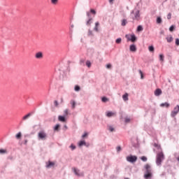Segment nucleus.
Returning a JSON list of instances; mask_svg holds the SVG:
<instances>
[{
  "mask_svg": "<svg viewBox=\"0 0 179 179\" xmlns=\"http://www.w3.org/2000/svg\"><path fill=\"white\" fill-rule=\"evenodd\" d=\"M164 160V154H163L162 152L158 153L157 155V160H156V163L157 166H160L162 164V162H163Z\"/></svg>",
  "mask_w": 179,
  "mask_h": 179,
  "instance_id": "f257e3e1",
  "label": "nucleus"
},
{
  "mask_svg": "<svg viewBox=\"0 0 179 179\" xmlns=\"http://www.w3.org/2000/svg\"><path fill=\"white\" fill-rule=\"evenodd\" d=\"M38 138L41 141H45L47 139V133L44 131H41L38 133Z\"/></svg>",
  "mask_w": 179,
  "mask_h": 179,
  "instance_id": "f03ea898",
  "label": "nucleus"
},
{
  "mask_svg": "<svg viewBox=\"0 0 179 179\" xmlns=\"http://www.w3.org/2000/svg\"><path fill=\"white\" fill-rule=\"evenodd\" d=\"M126 159L129 163H135V162H136L138 160V157L134 156V155H130V156L127 157Z\"/></svg>",
  "mask_w": 179,
  "mask_h": 179,
  "instance_id": "7ed1b4c3",
  "label": "nucleus"
},
{
  "mask_svg": "<svg viewBox=\"0 0 179 179\" xmlns=\"http://www.w3.org/2000/svg\"><path fill=\"white\" fill-rule=\"evenodd\" d=\"M178 112H179V106H176L173 110L171 112V117H176L177 114H178Z\"/></svg>",
  "mask_w": 179,
  "mask_h": 179,
  "instance_id": "20e7f679",
  "label": "nucleus"
},
{
  "mask_svg": "<svg viewBox=\"0 0 179 179\" xmlns=\"http://www.w3.org/2000/svg\"><path fill=\"white\" fill-rule=\"evenodd\" d=\"M43 57L44 55L43 52H38L35 54V58H36V59H43Z\"/></svg>",
  "mask_w": 179,
  "mask_h": 179,
  "instance_id": "39448f33",
  "label": "nucleus"
},
{
  "mask_svg": "<svg viewBox=\"0 0 179 179\" xmlns=\"http://www.w3.org/2000/svg\"><path fill=\"white\" fill-rule=\"evenodd\" d=\"M144 169H145V173H152V167L150 166V164H146Z\"/></svg>",
  "mask_w": 179,
  "mask_h": 179,
  "instance_id": "423d86ee",
  "label": "nucleus"
},
{
  "mask_svg": "<svg viewBox=\"0 0 179 179\" xmlns=\"http://www.w3.org/2000/svg\"><path fill=\"white\" fill-rule=\"evenodd\" d=\"M152 177H153V174L152 173V172H145V173L144 174L145 179H150L152 178Z\"/></svg>",
  "mask_w": 179,
  "mask_h": 179,
  "instance_id": "0eeeda50",
  "label": "nucleus"
},
{
  "mask_svg": "<svg viewBox=\"0 0 179 179\" xmlns=\"http://www.w3.org/2000/svg\"><path fill=\"white\" fill-rule=\"evenodd\" d=\"M76 176H78V177H83L84 174L83 173H79V170L76 169V168L73 169Z\"/></svg>",
  "mask_w": 179,
  "mask_h": 179,
  "instance_id": "6e6552de",
  "label": "nucleus"
},
{
  "mask_svg": "<svg viewBox=\"0 0 179 179\" xmlns=\"http://www.w3.org/2000/svg\"><path fill=\"white\" fill-rule=\"evenodd\" d=\"M140 15L139 10H136L134 14V17H133L134 20H139Z\"/></svg>",
  "mask_w": 179,
  "mask_h": 179,
  "instance_id": "1a4fd4ad",
  "label": "nucleus"
},
{
  "mask_svg": "<svg viewBox=\"0 0 179 179\" xmlns=\"http://www.w3.org/2000/svg\"><path fill=\"white\" fill-rule=\"evenodd\" d=\"M55 165V164L54 162H51L50 161H49L48 163H46L47 169H50L51 167H54Z\"/></svg>",
  "mask_w": 179,
  "mask_h": 179,
  "instance_id": "9d476101",
  "label": "nucleus"
},
{
  "mask_svg": "<svg viewBox=\"0 0 179 179\" xmlns=\"http://www.w3.org/2000/svg\"><path fill=\"white\" fill-rule=\"evenodd\" d=\"M155 96H160V94H162V90H160V89H157L155 91Z\"/></svg>",
  "mask_w": 179,
  "mask_h": 179,
  "instance_id": "9b49d317",
  "label": "nucleus"
},
{
  "mask_svg": "<svg viewBox=\"0 0 179 179\" xmlns=\"http://www.w3.org/2000/svg\"><path fill=\"white\" fill-rule=\"evenodd\" d=\"M130 51H131L132 52H136V45H130Z\"/></svg>",
  "mask_w": 179,
  "mask_h": 179,
  "instance_id": "f8f14e48",
  "label": "nucleus"
},
{
  "mask_svg": "<svg viewBox=\"0 0 179 179\" xmlns=\"http://www.w3.org/2000/svg\"><path fill=\"white\" fill-rule=\"evenodd\" d=\"M128 93H125L123 96H122V99L124 100V101H128V100H129V99L128 98Z\"/></svg>",
  "mask_w": 179,
  "mask_h": 179,
  "instance_id": "ddd939ff",
  "label": "nucleus"
},
{
  "mask_svg": "<svg viewBox=\"0 0 179 179\" xmlns=\"http://www.w3.org/2000/svg\"><path fill=\"white\" fill-rule=\"evenodd\" d=\"M70 104L71 105L72 109L74 110L75 107H76V102L74 100H71Z\"/></svg>",
  "mask_w": 179,
  "mask_h": 179,
  "instance_id": "4468645a",
  "label": "nucleus"
},
{
  "mask_svg": "<svg viewBox=\"0 0 179 179\" xmlns=\"http://www.w3.org/2000/svg\"><path fill=\"white\" fill-rule=\"evenodd\" d=\"M114 115H115V113L114 112H107L106 113V116L107 117H114Z\"/></svg>",
  "mask_w": 179,
  "mask_h": 179,
  "instance_id": "2eb2a0df",
  "label": "nucleus"
},
{
  "mask_svg": "<svg viewBox=\"0 0 179 179\" xmlns=\"http://www.w3.org/2000/svg\"><path fill=\"white\" fill-rule=\"evenodd\" d=\"M30 117H31V113H28L27 115H24L23 117H22V120L24 121H26V120H27L28 118H30Z\"/></svg>",
  "mask_w": 179,
  "mask_h": 179,
  "instance_id": "dca6fc26",
  "label": "nucleus"
},
{
  "mask_svg": "<svg viewBox=\"0 0 179 179\" xmlns=\"http://www.w3.org/2000/svg\"><path fill=\"white\" fill-rule=\"evenodd\" d=\"M99 26H100V23H99V22L95 23V27L94 28V30H95V31H99Z\"/></svg>",
  "mask_w": 179,
  "mask_h": 179,
  "instance_id": "f3484780",
  "label": "nucleus"
},
{
  "mask_svg": "<svg viewBox=\"0 0 179 179\" xmlns=\"http://www.w3.org/2000/svg\"><path fill=\"white\" fill-rule=\"evenodd\" d=\"M167 43H171L173 41V36L170 35L166 38Z\"/></svg>",
  "mask_w": 179,
  "mask_h": 179,
  "instance_id": "a211bd4d",
  "label": "nucleus"
},
{
  "mask_svg": "<svg viewBox=\"0 0 179 179\" xmlns=\"http://www.w3.org/2000/svg\"><path fill=\"white\" fill-rule=\"evenodd\" d=\"M58 120H59V121H60L61 122H65V121H66L65 117L61 116V115H59V116L58 117Z\"/></svg>",
  "mask_w": 179,
  "mask_h": 179,
  "instance_id": "6ab92c4d",
  "label": "nucleus"
},
{
  "mask_svg": "<svg viewBox=\"0 0 179 179\" xmlns=\"http://www.w3.org/2000/svg\"><path fill=\"white\" fill-rule=\"evenodd\" d=\"M160 106H161V107H166V108H169V107H170V104L167 102L161 103Z\"/></svg>",
  "mask_w": 179,
  "mask_h": 179,
  "instance_id": "aec40b11",
  "label": "nucleus"
},
{
  "mask_svg": "<svg viewBox=\"0 0 179 179\" xmlns=\"http://www.w3.org/2000/svg\"><path fill=\"white\" fill-rule=\"evenodd\" d=\"M131 37L130 41H132V43L136 41V36H135V35H131Z\"/></svg>",
  "mask_w": 179,
  "mask_h": 179,
  "instance_id": "412c9836",
  "label": "nucleus"
},
{
  "mask_svg": "<svg viewBox=\"0 0 179 179\" xmlns=\"http://www.w3.org/2000/svg\"><path fill=\"white\" fill-rule=\"evenodd\" d=\"M148 50L150 52H155V47L153 46H149Z\"/></svg>",
  "mask_w": 179,
  "mask_h": 179,
  "instance_id": "4be33fe9",
  "label": "nucleus"
},
{
  "mask_svg": "<svg viewBox=\"0 0 179 179\" xmlns=\"http://www.w3.org/2000/svg\"><path fill=\"white\" fill-rule=\"evenodd\" d=\"M83 145H86V142L85 141H81L78 143V146H83Z\"/></svg>",
  "mask_w": 179,
  "mask_h": 179,
  "instance_id": "5701e85b",
  "label": "nucleus"
},
{
  "mask_svg": "<svg viewBox=\"0 0 179 179\" xmlns=\"http://www.w3.org/2000/svg\"><path fill=\"white\" fill-rule=\"evenodd\" d=\"M92 20H93V18H90L88 21L87 22V26H90L92 24Z\"/></svg>",
  "mask_w": 179,
  "mask_h": 179,
  "instance_id": "b1692460",
  "label": "nucleus"
},
{
  "mask_svg": "<svg viewBox=\"0 0 179 179\" xmlns=\"http://www.w3.org/2000/svg\"><path fill=\"white\" fill-rule=\"evenodd\" d=\"M162 17H158L157 18V23H158V24H160V23H162Z\"/></svg>",
  "mask_w": 179,
  "mask_h": 179,
  "instance_id": "393cba45",
  "label": "nucleus"
},
{
  "mask_svg": "<svg viewBox=\"0 0 179 179\" xmlns=\"http://www.w3.org/2000/svg\"><path fill=\"white\" fill-rule=\"evenodd\" d=\"M143 30V27H142L141 25H139L138 27H137V31H142Z\"/></svg>",
  "mask_w": 179,
  "mask_h": 179,
  "instance_id": "a878e982",
  "label": "nucleus"
},
{
  "mask_svg": "<svg viewBox=\"0 0 179 179\" xmlns=\"http://www.w3.org/2000/svg\"><path fill=\"white\" fill-rule=\"evenodd\" d=\"M85 64L88 68H90V66H92V63L89 60H87Z\"/></svg>",
  "mask_w": 179,
  "mask_h": 179,
  "instance_id": "bb28decb",
  "label": "nucleus"
},
{
  "mask_svg": "<svg viewBox=\"0 0 179 179\" xmlns=\"http://www.w3.org/2000/svg\"><path fill=\"white\" fill-rule=\"evenodd\" d=\"M50 1L52 5H57V3H58V0H50Z\"/></svg>",
  "mask_w": 179,
  "mask_h": 179,
  "instance_id": "cd10ccee",
  "label": "nucleus"
},
{
  "mask_svg": "<svg viewBox=\"0 0 179 179\" xmlns=\"http://www.w3.org/2000/svg\"><path fill=\"white\" fill-rule=\"evenodd\" d=\"M122 41V39H121V38H118L117 39H116L115 43L117 44H120Z\"/></svg>",
  "mask_w": 179,
  "mask_h": 179,
  "instance_id": "c85d7f7f",
  "label": "nucleus"
},
{
  "mask_svg": "<svg viewBox=\"0 0 179 179\" xmlns=\"http://www.w3.org/2000/svg\"><path fill=\"white\" fill-rule=\"evenodd\" d=\"M101 100H102L103 103H106V101H108V99L106 96L102 97Z\"/></svg>",
  "mask_w": 179,
  "mask_h": 179,
  "instance_id": "c756f323",
  "label": "nucleus"
},
{
  "mask_svg": "<svg viewBox=\"0 0 179 179\" xmlns=\"http://www.w3.org/2000/svg\"><path fill=\"white\" fill-rule=\"evenodd\" d=\"M74 89L76 92H79V90H80V87L76 85Z\"/></svg>",
  "mask_w": 179,
  "mask_h": 179,
  "instance_id": "7c9ffc66",
  "label": "nucleus"
},
{
  "mask_svg": "<svg viewBox=\"0 0 179 179\" xmlns=\"http://www.w3.org/2000/svg\"><path fill=\"white\" fill-rule=\"evenodd\" d=\"M16 138H17V139H20V138H22V133L19 132V133L16 135Z\"/></svg>",
  "mask_w": 179,
  "mask_h": 179,
  "instance_id": "2f4dec72",
  "label": "nucleus"
},
{
  "mask_svg": "<svg viewBox=\"0 0 179 179\" xmlns=\"http://www.w3.org/2000/svg\"><path fill=\"white\" fill-rule=\"evenodd\" d=\"M141 159L143 161V162H147L148 161V158L145 156H143L141 157Z\"/></svg>",
  "mask_w": 179,
  "mask_h": 179,
  "instance_id": "473e14b6",
  "label": "nucleus"
},
{
  "mask_svg": "<svg viewBox=\"0 0 179 179\" xmlns=\"http://www.w3.org/2000/svg\"><path fill=\"white\" fill-rule=\"evenodd\" d=\"M159 59H160V61H162V62H163V61H164V55H159Z\"/></svg>",
  "mask_w": 179,
  "mask_h": 179,
  "instance_id": "72a5a7b5",
  "label": "nucleus"
},
{
  "mask_svg": "<svg viewBox=\"0 0 179 179\" xmlns=\"http://www.w3.org/2000/svg\"><path fill=\"white\" fill-rule=\"evenodd\" d=\"M124 121H125L126 123L131 122V118L125 117Z\"/></svg>",
  "mask_w": 179,
  "mask_h": 179,
  "instance_id": "f704fd0d",
  "label": "nucleus"
},
{
  "mask_svg": "<svg viewBox=\"0 0 179 179\" xmlns=\"http://www.w3.org/2000/svg\"><path fill=\"white\" fill-rule=\"evenodd\" d=\"M126 25H127V20H122V26H126Z\"/></svg>",
  "mask_w": 179,
  "mask_h": 179,
  "instance_id": "c9c22d12",
  "label": "nucleus"
},
{
  "mask_svg": "<svg viewBox=\"0 0 179 179\" xmlns=\"http://www.w3.org/2000/svg\"><path fill=\"white\" fill-rule=\"evenodd\" d=\"M108 129L110 132H114V127L112 126H109Z\"/></svg>",
  "mask_w": 179,
  "mask_h": 179,
  "instance_id": "e433bc0d",
  "label": "nucleus"
},
{
  "mask_svg": "<svg viewBox=\"0 0 179 179\" xmlns=\"http://www.w3.org/2000/svg\"><path fill=\"white\" fill-rule=\"evenodd\" d=\"M59 124H56V126L55 127V129H54V130L55 131H58V129H59Z\"/></svg>",
  "mask_w": 179,
  "mask_h": 179,
  "instance_id": "4c0bfd02",
  "label": "nucleus"
},
{
  "mask_svg": "<svg viewBox=\"0 0 179 179\" xmlns=\"http://www.w3.org/2000/svg\"><path fill=\"white\" fill-rule=\"evenodd\" d=\"M0 153L1 154L6 153V150L0 149Z\"/></svg>",
  "mask_w": 179,
  "mask_h": 179,
  "instance_id": "58836bf2",
  "label": "nucleus"
},
{
  "mask_svg": "<svg viewBox=\"0 0 179 179\" xmlns=\"http://www.w3.org/2000/svg\"><path fill=\"white\" fill-rule=\"evenodd\" d=\"M139 73L141 75V79H143V73L142 72V71L139 70Z\"/></svg>",
  "mask_w": 179,
  "mask_h": 179,
  "instance_id": "ea45409f",
  "label": "nucleus"
},
{
  "mask_svg": "<svg viewBox=\"0 0 179 179\" xmlns=\"http://www.w3.org/2000/svg\"><path fill=\"white\" fill-rule=\"evenodd\" d=\"M167 19H168L169 20H170V19H171V13H169L168 14V15H167Z\"/></svg>",
  "mask_w": 179,
  "mask_h": 179,
  "instance_id": "a19ab883",
  "label": "nucleus"
},
{
  "mask_svg": "<svg viewBox=\"0 0 179 179\" xmlns=\"http://www.w3.org/2000/svg\"><path fill=\"white\" fill-rule=\"evenodd\" d=\"M90 13H92L93 15H96V10H94V9H91Z\"/></svg>",
  "mask_w": 179,
  "mask_h": 179,
  "instance_id": "79ce46f5",
  "label": "nucleus"
},
{
  "mask_svg": "<svg viewBox=\"0 0 179 179\" xmlns=\"http://www.w3.org/2000/svg\"><path fill=\"white\" fill-rule=\"evenodd\" d=\"M70 148L72 149V150H75V149H76V146L73 145H71L70 146Z\"/></svg>",
  "mask_w": 179,
  "mask_h": 179,
  "instance_id": "37998d69",
  "label": "nucleus"
},
{
  "mask_svg": "<svg viewBox=\"0 0 179 179\" xmlns=\"http://www.w3.org/2000/svg\"><path fill=\"white\" fill-rule=\"evenodd\" d=\"M169 30L171 31H173V30H174V26H171L170 27V28H169Z\"/></svg>",
  "mask_w": 179,
  "mask_h": 179,
  "instance_id": "c03bdc74",
  "label": "nucleus"
},
{
  "mask_svg": "<svg viewBox=\"0 0 179 179\" xmlns=\"http://www.w3.org/2000/svg\"><path fill=\"white\" fill-rule=\"evenodd\" d=\"M117 152H121V147L118 146L116 148Z\"/></svg>",
  "mask_w": 179,
  "mask_h": 179,
  "instance_id": "a18cd8bd",
  "label": "nucleus"
},
{
  "mask_svg": "<svg viewBox=\"0 0 179 179\" xmlns=\"http://www.w3.org/2000/svg\"><path fill=\"white\" fill-rule=\"evenodd\" d=\"M176 45H179V39L178 38L176 39Z\"/></svg>",
  "mask_w": 179,
  "mask_h": 179,
  "instance_id": "49530a36",
  "label": "nucleus"
},
{
  "mask_svg": "<svg viewBox=\"0 0 179 179\" xmlns=\"http://www.w3.org/2000/svg\"><path fill=\"white\" fill-rule=\"evenodd\" d=\"M54 104H55V107H58V101H55Z\"/></svg>",
  "mask_w": 179,
  "mask_h": 179,
  "instance_id": "de8ad7c7",
  "label": "nucleus"
},
{
  "mask_svg": "<svg viewBox=\"0 0 179 179\" xmlns=\"http://www.w3.org/2000/svg\"><path fill=\"white\" fill-rule=\"evenodd\" d=\"M88 36H93V31H88Z\"/></svg>",
  "mask_w": 179,
  "mask_h": 179,
  "instance_id": "09e8293b",
  "label": "nucleus"
},
{
  "mask_svg": "<svg viewBox=\"0 0 179 179\" xmlns=\"http://www.w3.org/2000/svg\"><path fill=\"white\" fill-rule=\"evenodd\" d=\"M125 37L129 41H131V38H129V35H126Z\"/></svg>",
  "mask_w": 179,
  "mask_h": 179,
  "instance_id": "8fccbe9b",
  "label": "nucleus"
},
{
  "mask_svg": "<svg viewBox=\"0 0 179 179\" xmlns=\"http://www.w3.org/2000/svg\"><path fill=\"white\" fill-rule=\"evenodd\" d=\"M106 68H107L108 69H110L111 68V64H107V65H106Z\"/></svg>",
  "mask_w": 179,
  "mask_h": 179,
  "instance_id": "3c124183",
  "label": "nucleus"
},
{
  "mask_svg": "<svg viewBox=\"0 0 179 179\" xmlns=\"http://www.w3.org/2000/svg\"><path fill=\"white\" fill-rule=\"evenodd\" d=\"M68 113H69L68 109H66V110H64V115H68Z\"/></svg>",
  "mask_w": 179,
  "mask_h": 179,
  "instance_id": "603ef678",
  "label": "nucleus"
},
{
  "mask_svg": "<svg viewBox=\"0 0 179 179\" xmlns=\"http://www.w3.org/2000/svg\"><path fill=\"white\" fill-rule=\"evenodd\" d=\"M87 136V133H85L83 136L82 138H86Z\"/></svg>",
  "mask_w": 179,
  "mask_h": 179,
  "instance_id": "864d4df0",
  "label": "nucleus"
},
{
  "mask_svg": "<svg viewBox=\"0 0 179 179\" xmlns=\"http://www.w3.org/2000/svg\"><path fill=\"white\" fill-rule=\"evenodd\" d=\"M110 3L113 4L114 3V0H109Z\"/></svg>",
  "mask_w": 179,
  "mask_h": 179,
  "instance_id": "5fc2aeb1",
  "label": "nucleus"
},
{
  "mask_svg": "<svg viewBox=\"0 0 179 179\" xmlns=\"http://www.w3.org/2000/svg\"><path fill=\"white\" fill-rule=\"evenodd\" d=\"M87 16L89 17L90 16V13L87 12Z\"/></svg>",
  "mask_w": 179,
  "mask_h": 179,
  "instance_id": "6e6d98bb",
  "label": "nucleus"
},
{
  "mask_svg": "<svg viewBox=\"0 0 179 179\" xmlns=\"http://www.w3.org/2000/svg\"><path fill=\"white\" fill-rule=\"evenodd\" d=\"M155 148H159V145H157V144H155Z\"/></svg>",
  "mask_w": 179,
  "mask_h": 179,
  "instance_id": "4d7b16f0",
  "label": "nucleus"
},
{
  "mask_svg": "<svg viewBox=\"0 0 179 179\" xmlns=\"http://www.w3.org/2000/svg\"><path fill=\"white\" fill-rule=\"evenodd\" d=\"M61 101H62V103H63L64 102V99H61Z\"/></svg>",
  "mask_w": 179,
  "mask_h": 179,
  "instance_id": "13d9d810",
  "label": "nucleus"
}]
</instances>
